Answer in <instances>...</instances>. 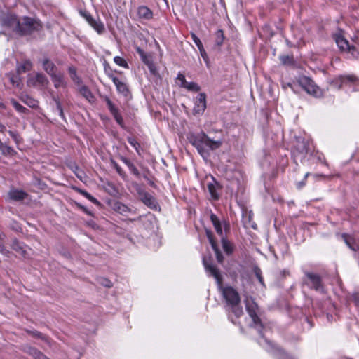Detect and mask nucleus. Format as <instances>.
Masks as SVG:
<instances>
[{
    "instance_id": "0e129e2a",
    "label": "nucleus",
    "mask_w": 359,
    "mask_h": 359,
    "mask_svg": "<svg viewBox=\"0 0 359 359\" xmlns=\"http://www.w3.org/2000/svg\"><path fill=\"white\" fill-rule=\"evenodd\" d=\"M3 143L1 142V140H0V147L2 146Z\"/></svg>"
},
{
    "instance_id": "dca6fc26",
    "label": "nucleus",
    "mask_w": 359,
    "mask_h": 359,
    "mask_svg": "<svg viewBox=\"0 0 359 359\" xmlns=\"http://www.w3.org/2000/svg\"><path fill=\"white\" fill-rule=\"evenodd\" d=\"M42 66L44 71L50 76L57 73V68L55 65L48 58H45L42 61Z\"/></svg>"
},
{
    "instance_id": "c9c22d12",
    "label": "nucleus",
    "mask_w": 359,
    "mask_h": 359,
    "mask_svg": "<svg viewBox=\"0 0 359 359\" xmlns=\"http://www.w3.org/2000/svg\"><path fill=\"white\" fill-rule=\"evenodd\" d=\"M208 191L211 195V196L215 198V199H217L219 198L217 194V191H216V188H215V184H208Z\"/></svg>"
},
{
    "instance_id": "a18cd8bd",
    "label": "nucleus",
    "mask_w": 359,
    "mask_h": 359,
    "mask_svg": "<svg viewBox=\"0 0 359 359\" xmlns=\"http://www.w3.org/2000/svg\"><path fill=\"white\" fill-rule=\"evenodd\" d=\"M210 220L213 224V226L217 225L220 224V222L218 217L215 214H211Z\"/></svg>"
},
{
    "instance_id": "6ab92c4d",
    "label": "nucleus",
    "mask_w": 359,
    "mask_h": 359,
    "mask_svg": "<svg viewBox=\"0 0 359 359\" xmlns=\"http://www.w3.org/2000/svg\"><path fill=\"white\" fill-rule=\"evenodd\" d=\"M50 78L54 83V86L56 88L66 86V81L65 80L63 74L57 72L51 76Z\"/></svg>"
},
{
    "instance_id": "5701e85b",
    "label": "nucleus",
    "mask_w": 359,
    "mask_h": 359,
    "mask_svg": "<svg viewBox=\"0 0 359 359\" xmlns=\"http://www.w3.org/2000/svg\"><path fill=\"white\" fill-rule=\"evenodd\" d=\"M32 68V63L30 60H25L22 64L19 65L17 67V72L19 74L30 71Z\"/></svg>"
},
{
    "instance_id": "c85d7f7f",
    "label": "nucleus",
    "mask_w": 359,
    "mask_h": 359,
    "mask_svg": "<svg viewBox=\"0 0 359 359\" xmlns=\"http://www.w3.org/2000/svg\"><path fill=\"white\" fill-rule=\"evenodd\" d=\"M230 307L231 312L233 313L237 318H239L243 313V309L240 306V303L231 305Z\"/></svg>"
},
{
    "instance_id": "680f3d73",
    "label": "nucleus",
    "mask_w": 359,
    "mask_h": 359,
    "mask_svg": "<svg viewBox=\"0 0 359 359\" xmlns=\"http://www.w3.org/2000/svg\"><path fill=\"white\" fill-rule=\"evenodd\" d=\"M11 81L13 83H15V80L13 78H11Z\"/></svg>"
},
{
    "instance_id": "5fc2aeb1",
    "label": "nucleus",
    "mask_w": 359,
    "mask_h": 359,
    "mask_svg": "<svg viewBox=\"0 0 359 359\" xmlns=\"http://www.w3.org/2000/svg\"><path fill=\"white\" fill-rule=\"evenodd\" d=\"M137 53H138L140 54V55L141 56V57H144V56H145V55H145V53H144V52L142 50H141L140 48H138L137 49Z\"/></svg>"
},
{
    "instance_id": "2f4dec72",
    "label": "nucleus",
    "mask_w": 359,
    "mask_h": 359,
    "mask_svg": "<svg viewBox=\"0 0 359 359\" xmlns=\"http://www.w3.org/2000/svg\"><path fill=\"white\" fill-rule=\"evenodd\" d=\"M297 149L299 151V153L302 154H306L308 152V147L307 143L304 141L299 142V144L297 145Z\"/></svg>"
},
{
    "instance_id": "7ed1b4c3",
    "label": "nucleus",
    "mask_w": 359,
    "mask_h": 359,
    "mask_svg": "<svg viewBox=\"0 0 359 359\" xmlns=\"http://www.w3.org/2000/svg\"><path fill=\"white\" fill-rule=\"evenodd\" d=\"M297 82L308 94L316 97H320L323 95L322 90L309 77L301 76L297 79Z\"/></svg>"
},
{
    "instance_id": "a211bd4d",
    "label": "nucleus",
    "mask_w": 359,
    "mask_h": 359,
    "mask_svg": "<svg viewBox=\"0 0 359 359\" xmlns=\"http://www.w3.org/2000/svg\"><path fill=\"white\" fill-rule=\"evenodd\" d=\"M24 351L34 359H49L43 353L34 347L26 346L24 348Z\"/></svg>"
},
{
    "instance_id": "c756f323",
    "label": "nucleus",
    "mask_w": 359,
    "mask_h": 359,
    "mask_svg": "<svg viewBox=\"0 0 359 359\" xmlns=\"http://www.w3.org/2000/svg\"><path fill=\"white\" fill-rule=\"evenodd\" d=\"M182 88H187L188 90L194 92H198L200 90V87L197 83L194 82H187Z\"/></svg>"
},
{
    "instance_id": "2eb2a0df",
    "label": "nucleus",
    "mask_w": 359,
    "mask_h": 359,
    "mask_svg": "<svg viewBox=\"0 0 359 359\" xmlns=\"http://www.w3.org/2000/svg\"><path fill=\"white\" fill-rule=\"evenodd\" d=\"M204 265L205 269L209 271L212 276L216 279L217 284L222 287V278L218 269L213 265L208 264L204 260Z\"/></svg>"
},
{
    "instance_id": "864d4df0",
    "label": "nucleus",
    "mask_w": 359,
    "mask_h": 359,
    "mask_svg": "<svg viewBox=\"0 0 359 359\" xmlns=\"http://www.w3.org/2000/svg\"><path fill=\"white\" fill-rule=\"evenodd\" d=\"M149 68V70L150 72L153 74H156V67L154 66L153 64H149L148 65Z\"/></svg>"
},
{
    "instance_id": "e2e57ef3",
    "label": "nucleus",
    "mask_w": 359,
    "mask_h": 359,
    "mask_svg": "<svg viewBox=\"0 0 359 359\" xmlns=\"http://www.w3.org/2000/svg\"><path fill=\"white\" fill-rule=\"evenodd\" d=\"M122 208H123V210H124L126 208V207L124 205H123Z\"/></svg>"
},
{
    "instance_id": "6e6552de",
    "label": "nucleus",
    "mask_w": 359,
    "mask_h": 359,
    "mask_svg": "<svg viewBox=\"0 0 359 359\" xmlns=\"http://www.w3.org/2000/svg\"><path fill=\"white\" fill-rule=\"evenodd\" d=\"M3 25L17 33L20 26V19L13 14H8L2 19Z\"/></svg>"
},
{
    "instance_id": "4d7b16f0",
    "label": "nucleus",
    "mask_w": 359,
    "mask_h": 359,
    "mask_svg": "<svg viewBox=\"0 0 359 359\" xmlns=\"http://www.w3.org/2000/svg\"><path fill=\"white\" fill-rule=\"evenodd\" d=\"M6 129V127L0 123V132H4Z\"/></svg>"
},
{
    "instance_id": "9b49d317",
    "label": "nucleus",
    "mask_w": 359,
    "mask_h": 359,
    "mask_svg": "<svg viewBox=\"0 0 359 359\" xmlns=\"http://www.w3.org/2000/svg\"><path fill=\"white\" fill-rule=\"evenodd\" d=\"M109 77L112 79L117 90L120 93H121L127 99L130 97V92L125 83L120 81L117 77H115L113 75H109Z\"/></svg>"
},
{
    "instance_id": "4be33fe9",
    "label": "nucleus",
    "mask_w": 359,
    "mask_h": 359,
    "mask_svg": "<svg viewBox=\"0 0 359 359\" xmlns=\"http://www.w3.org/2000/svg\"><path fill=\"white\" fill-rule=\"evenodd\" d=\"M341 237L346 244L353 250L356 251L358 245L355 243V239L348 234H342Z\"/></svg>"
},
{
    "instance_id": "ea45409f",
    "label": "nucleus",
    "mask_w": 359,
    "mask_h": 359,
    "mask_svg": "<svg viewBox=\"0 0 359 359\" xmlns=\"http://www.w3.org/2000/svg\"><path fill=\"white\" fill-rule=\"evenodd\" d=\"M114 62L118 65H120V66H122V67H127V63L125 61V60H123L122 57H115L114 58Z\"/></svg>"
},
{
    "instance_id": "6e6d98bb",
    "label": "nucleus",
    "mask_w": 359,
    "mask_h": 359,
    "mask_svg": "<svg viewBox=\"0 0 359 359\" xmlns=\"http://www.w3.org/2000/svg\"><path fill=\"white\" fill-rule=\"evenodd\" d=\"M142 60L144 61V63H146L147 65H149V64H151V62H149V60H148L147 55L144 56L142 57Z\"/></svg>"
},
{
    "instance_id": "bf43d9fd",
    "label": "nucleus",
    "mask_w": 359,
    "mask_h": 359,
    "mask_svg": "<svg viewBox=\"0 0 359 359\" xmlns=\"http://www.w3.org/2000/svg\"><path fill=\"white\" fill-rule=\"evenodd\" d=\"M129 142H130V143L132 145H133V146H135V140H129Z\"/></svg>"
},
{
    "instance_id": "c03bdc74",
    "label": "nucleus",
    "mask_w": 359,
    "mask_h": 359,
    "mask_svg": "<svg viewBox=\"0 0 359 359\" xmlns=\"http://www.w3.org/2000/svg\"><path fill=\"white\" fill-rule=\"evenodd\" d=\"M177 79L181 82V83L180 84V86H181V87H183L185 85V83L187 82L185 79L184 75L181 73H180L178 74Z\"/></svg>"
},
{
    "instance_id": "0eeeda50",
    "label": "nucleus",
    "mask_w": 359,
    "mask_h": 359,
    "mask_svg": "<svg viewBox=\"0 0 359 359\" xmlns=\"http://www.w3.org/2000/svg\"><path fill=\"white\" fill-rule=\"evenodd\" d=\"M245 307L250 316L252 318L255 324H262L261 319L257 315V311L258 309L257 304L253 301L252 298H247L245 301Z\"/></svg>"
},
{
    "instance_id": "bb28decb",
    "label": "nucleus",
    "mask_w": 359,
    "mask_h": 359,
    "mask_svg": "<svg viewBox=\"0 0 359 359\" xmlns=\"http://www.w3.org/2000/svg\"><path fill=\"white\" fill-rule=\"evenodd\" d=\"M339 81L341 84H347L348 83H354L357 81V79L353 75L348 76H340L339 77Z\"/></svg>"
},
{
    "instance_id": "79ce46f5",
    "label": "nucleus",
    "mask_w": 359,
    "mask_h": 359,
    "mask_svg": "<svg viewBox=\"0 0 359 359\" xmlns=\"http://www.w3.org/2000/svg\"><path fill=\"white\" fill-rule=\"evenodd\" d=\"M111 163L114 166V168L116 169V170L117 171V172L121 175V176H123L125 175L123 170L121 169V168L118 165V163H116L115 161H111Z\"/></svg>"
},
{
    "instance_id": "603ef678",
    "label": "nucleus",
    "mask_w": 359,
    "mask_h": 359,
    "mask_svg": "<svg viewBox=\"0 0 359 359\" xmlns=\"http://www.w3.org/2000/svg\"><path fill=\"white\" fill-rule=\"evenodd\" d=\"M281 60L284 64H287L291 62V58L289 56H283L281 57Z\"/></svg>"
},
{
    "instance_id": "052dcab7",
    "label": "nucleus",
    "mask_w": 359,
    "mask_h": 359,
    "mask_svg": "<svg viewBox=\"0 0 359 359\" xmlns=\"http://www.w3.org/2000/svg\"><path fill=\"white\" fill-rule=\"evenodd\" d=\"M81 208L86 212L88 213L87 210L83 207V206H81Z\"/></svg>"
},
{
    "instance_id": "f3484780",
    "label": "nucleus",
    "mask_w": 359,
    "mask_h": 359,
    "mask_svg": "<svg viewBox=\"0 0 359 359\" xmlns=\"http://www.w3.org/2000/svg\"><path fill=\"white\" fill-rule=\"evenodd\" d=\"M104 100L106 102L108 109H109L110 112L112 114V115L115 118L116 121L119 124H121L123 119H122L121 116L118 113V109L114 106V104L112 103V102L109 100V97H105Z\"/></svg>"
},
{
    "instance_id": "3c124183",
    "label": "nucleus",
    "mask_w": 359,
    "mask_h": 359,
    "mask_svg": "<svg viewBox=\"0 0 359 359\" xmlns=\"http://www.w3.org/2000/svg\"><path fill=\"white\" fill-rule=\"evenodd\" d=\"M215 230H216V232L221 236H222V226H221V224H218L217 225H215L214 226Z\"/></svg>"
},
{
    "instance_id": "7c9ffc66",
    "label": "nucleus",
    "mask_w": 359,
    "mask_h": 359,
    "mask_svg": "<svg viewBox=\"0 0 359 359\" xmlns=\"http://www.w3.org/2000/svg\"><path fill=\"white\" fill-rule=\"evenodd\" d=\"M27 332L33 337L39 338L46 341L48 340L44 334L36 330H27Z\"/></svg>"
},
{
    "instance_id": "49530a36",
    "label": "nucleus",
    "mask_w": 359,
    "mask_h": 359,
    "mask_svg": "<svg viewBox=\"0 0 359 359\" xmlns=\"http://www.w3.org/2000/svg\"><path fill=\"white\" fill-rule=\"evenodd\" d=\"M100 283L107 287H111L112 286L111 281L105 278H102Z\"/></svg>"
},
{
    "instance_id": "a878e982",
    "label": "nucleus",
    "mask_w": 359,
    "mask_h": 359,
    "mask_svg": "<svg viewBox=\"0 0 359 359\" xmlns=\"http://www.w3.org/2000/svg\"><path fill=\"white\" fill-rule=\"evenodd\" d=\"M224 39V32L222 29H219L215 33V46L217 47H220Z\"/></svg>"
},
{
    "instance_id": "8fccbe9b",
    "label": "nucleus",
    "mask_w": 359,
    "mask_h": 359,
    "mask_svg": "<svg viewBox=\"0 0 359 359\" xmlns=\"http://www.w3.org/2000/svg\"><path fill=\"white\" fill-rule=\"evenodd\" d=\"M25 103L31 107L36 106V101L31 98H27V101H26Z\"/></svg>"
},
{
    "instance_id": "13d9d810",
    "label": "nucleus",
    "mask_w": 359,
    "mask_h": 359,
    "mask_svg": "<svg viewBox=\"0 0 359 359\" xmlns=\"http://www.w3.org/2000/svg\"><path fill=\"white\" fill-rule=\"evenodd\" d=\"M9 134L13 137L15 140L16 139V135L14 134L13 131H9Z\"/></svg>"
},
{
    "instance_id": "20e7f679",
    "label": "nucleus",
    "mask_w": 359,
    "mask_h": 359,
    "mask_svg": "<svg viewBox=\"0 0 359 359\" xmlns=\"http://www.w3.org/2000/svg\"><path fill=\"white\" fill-rule=\"evenodd\" d=\"M27 84L29 87L46 88L49 84V81L43 74L36 73L35 75H28Z\"/></svg>"
},
{
    "instance_id": "f03ea898",
    "label": "nucleus",
    "mask_w": 359,
    "mask_h": 359,
    "mask_svg": "<svg viewBox=\"0 0 359 359\" xmlns=\"http://www.w3.org/2000/svg\"><path fill=\"white\" fill-rule=\"evenodd\" d=\"M41 27V24L37 20L29 17H24L20 19V26L17 33L20 35L30 34L33 32L39 30Z\"/></svg>"
},
{
    "instance_id": "f8f14e48",
    "label": "nucleus",
    "mask_w": 359,
    "mask_h": 359,
    "mask_svg": "<svg viewBox=\"0 0 359 359\" xmlns=\"http://www.w3.org/2000/svg\"><path fill=\"white\" fill-rule=\"evenodd\" d=\"M84 18L99 33L102 34L104 31V26L103 23L98 19H94L90 14L84 13Z\"/></svg>"
},
{
    "instance_id": "aec40b11",
    "label": "nucleus",
    "mask_w": 359,
    "mask_h": 359,
    "mask_svg": "<svg viewBox=\"0 0 359 359\" xmlns=\"http://www.w3.org/2000/svg\"><path fill=\"white\" fill-rule=\"evenodd\" d=\"M9 197L14 201H22L27 197V194L21 190L12 189L8 193Z\"/></svg>"
},
{
    "instance_id": "72a5a7b5",
    "label": "nucleus",
    "mask_w": 359,
    "mask_h": 359,
    "mask_svg": "<svg viewBox=\"0 0 359 359\" xmlns=\"http://www.w3.org/2000/svg\"><path fill=\"white\" fill-rule=\"evenodd\" d=\"M69 75H70V77L71 79L75 82V83H79V77L77 76L76 75V68L74 67H69Z\"/></svg>"
},
{
    "instance_id": "393cba45",
    "label": "nucleus",
    "mask_w": 359,
    "mask_h": 359,
    "mask_svg": "<svg viewBox=\"0 0 359 359\" xmlns=\"http://www.w3.org/2000/svg\"><path fill=\"white\" fill-rule=\"evenodd\" d=\"M79 93L89 102H91L94 98L90 90L85 86H83L79 88Z\"/></svg>"
},
{
    "instance_id": "4c0bfd02",
    "label": "nucleus",
    "mask_w": 359,
    "mask_h": 359,
    "mask_svg": "<svg viewBox=\"0 0 359 359\" xmlns=\"http://www.w3.org/2000/svg\"><path fill=\"white\" fill-rule=\"evenodd\" d=\"M5 235L3 233H0V252L3 254H6L8 252V250L5 249V247L4 245V240Z\"/></svg>"
},
{
    "instance_id": "f704fd0d",
    "label": "nucleus",
    "mask_w": 359,
    "mask_h": 359,
    "mask_svg": "<svg viewBox=\"0 0 359 359\" xmlns=\"http://www.w3.org/2000/svg\"><path fill=\"white\" fill-rule=\"evenodd\" d=\"M124 162L126 163V165L128 166L130 171L136 176H139L140 172L136 168V167L130 163L128 160L124 158Z\"/></svg>"
},
{
    "instance_id": "1a4fd4ad",
    "label": "nucleus",
    "mask_w": 359,
    "mask_h": 359,
    "mask_svg": "<svg viewBox=\"0 0 359 359\" xmlns=\"http://www.w3.org/2000/svg\"><path fill=\"white\" fill-rule=\"evenodd\" d=\"M206 109V95L205 93H200L196 100L194 108V114H202Z\"/></svg>"
},
{
    "instance_id": "e433bc0d",
    "label": "nucleus",
    "mask_w": 359,
    "mask_h": 359,
    "mask_svg": "<svg viewBox=\"0 0 359 359\" xmlns=\"http://www.w3.org/2000/svg\"><path fill=\"white\" fill-rule=\"evenodd\" d=\"M52 97H53V100H54V102L56 104L57 109L59 111L60 116L61 117H64L63 110H62V106H61V104H60L59 100L55 95H53Z\"/></svg>"
},
{
    "instance_id": "a19ab883",
    "label": "nucleus",
    "mask_w": 359,
    "mask_h": 359,
    "mask_svg": "<svg viewBox=\"0 0 359 359\" xmlns=\"http://www.w3.org/2000/svg\"><path fill=\"white\" fill-rule=\"evenodd\" d=\"M191 38H192L193 41H194V43L197 46L198 48H199L200 47H203V46L202 43H201V40L196 36V35L195 34L191 33Z\"/></svg>"
},
{
    "instance_id": "473e14b6",
    "label": "nucleus",
    "mask_w": 359,
    "mask_h": 359,
    "mask_svg": "<svg viewBox=\"0 0 359 359\" xmlns=\"http://www.w3.org/2000/svg\"><path fill=\"white\" fill-rule=\"evenodd\" d=\"M11 104L15 107V109L21 113H27L29 110L16 102L15 100H11Z\"/></svg>"
},
{
    "instance_id": "39448f33",
    "label": "nucleus",
    "mask_w": 359,
    "mask_h": 359,
    "mask_svg": "<svg viewBox=\"0 0 359 359\" xmlns=\"http://www.w3.org/2000/svg\"><path fill=\"white\" fill-rule=\"evenodd\" d=\"M305 276L307 278L304 282L305 284L315 290L323 291V285L320 276L308 271L305 272Z\"/></svg>"
},
{
    "instance_id": "9d476101",
    "label": "nucleus",
    "mask_w": 359,
    "mask_h": 359,
    "mask_svg": "<svg viewBox=\"0 0 359 359\" xmlns=\"http://www.w3.org/2000/svg\"><path fill=\"white\" fill-rule=\"evenodd\" d=\"M205 232H206V236L209 240V242L211 244V246L215 252L217 262L219 263H222L223 260H224V257L217 245V242L214 238L212 231L208 229H206Z\"/></svg>"
},
{
    "instance_id": "58836bf2",
    "label": "nucleus",
    "mask_w": 359,
    "mask_h": 359,
    "mask_svg": "<svg viewBox=\"0 0 359 359\" xmlns=\"http://www.w3.org/2000/svg\"><path fill=\"white\" fill-rule=\"evenodd\" d=\"M0 149L2 151V153L5 155L6 154H11L13 151V149L11 147L4 145V144L2 146L0 147Z\"/></svg>"
},
{
    "instance_id": "ddd939ff",
    "label": "nucleus",
    "mask_w": 359,
    "mask_h": 359,
    "mask_svg": "<svg viewBox=\"0 0 359 359\" xmlns=\"http://www.w3.org/2000/svg\"><path fill=\"white\" fill-rule=\"evenodd\" d=\"M137 193L140 199L147 206L153 207L155 206V198L152 197L149 194L144 191L141 189H137Z\"/></svg>"
},
{
    "instance_id": "69168bd1",
    "label": "nucleus",
    "mask_w": 359,
    "mask_h": 359,
    "mask_svg": "<svg viewBox=\"0 0 359 359\" xmlns=\"http://www.w3.org/2000/svg\"><path fill=\"white\" fill-rule=\"evenodd\" d=\"M0 107H4V106L3 104H0Z\"/></svg>"
},
{
    "instance_id": "09e8293b",
    "label": "nucleus",
    "mask_w": 359,
    "mask_h": 359,
    "mask_svg": "<svg viewBox=\"0 0 359 359\" xmlns=\"http://www.w3.org/2000/svg\"><path fill=\"white\" fill-rule=\"evenodd\" d=\"M199 51H200V53H201V57L205 60H206L208 59V55H207V53L203 48V47H200L199 48Z\"/></svg>"
},
{
    "instance_id": "423d86ee",
    "label": "nucleus",
    "mask_w": 359,
    "mask_h": 359,
    "mask_svg": "<svg viewBox=\"0 0 359 359\" xmlns=\"http://www.w3.org/2000/svg\"><path fill=\"white\" fill-rule=\"evenodd\" d=\"M222 290L223 297L229 306L240 303L239 294L234 289L227 287L222 288Z\"/></svg>"
},
{
    "instance_id": "cd10ccee",
    "label": "nucleus",
    "mask_w": 359,
    "mask_h": 359,
    "mask_svg": "<svg viewBox=\"0 0 359 359\" xmlns=\"http://www.w3.org/2000/svg\"><path fill=\"white\" fill-rule=\"evenodd\" d=\"M222 243L224 250L226 254H231L233 252L232 244L225 239L223 236L222 237Z\"/></svg>"
},
{
    "instance_id": "412c9836",
    "label": "nucleus",
    "mask_w": 359,
    "mask_h": 359,
    "mask_svg": "<svg viewBox=\"0 0 359 359\" xmlns=\"http://www.w3.org/2000/svg\"><path fill=\"white\" fill-rule=\"evenodd\" d=\"M11 248L13 250H15L20 255L23 257H27V250L25 249V246L20 243L18 241L14 240L11 245Z\"/></svg>"
},
{
    "instance_id": "b1692460",
    "label": "nucleus",
    "mask_w": 359,
    "mask_h": 359,
    "mask_svg": "<svg viewBox=\"0 0 359 359\" xmlns=\"http://www.w3.org/2000/svg\"><path fill=\"white\" fill-rule=\"evenodd\" d=\"M137 14L140 18L144 19H150L152 17V12L146 6H140L138 8Z\"/></svg>"
},
{
    "instance_id": "4468645a",
    "label": "nucleus",
    "mask_w": 359,
    "mask_h": 359,
    "mask_svg": "<svg viewBox=\"0 0 359 359\" xmlns=\"http://www.w3.org/2000/svg\"><path fill=\"white\" fill-rule=\"evenodd\" d=\"M335 40L337 44L341 50H347L348 52H351L353 55H354L353 52L355 50V47L351 46L348 41L346 39H345L343 36H338L336 37Z\"/></svg>"
},
{
    "instance_id": "f257e3e1",
    "label": "nucleus",
    "mask_w": 359,
    "mask_h": 359,
    "mask_svg": "<svg viewBox=\"0 0 359 359\" xmlns=\"http://www.w3.org/2000/svg\"><path fill=\"white\" fill-rule=\"evenodd\" d=\"M188 138L190 143L196 148L198 153L203 156L208 154L205 147L211 150H215L222 145V140H212L204 132L196 134L191 133Z\"/></svg>"
},
{
    "instance_id": "de8ad7c7",
    "label": "nucleus",
    "mask_w": 359,
    "mask_h": 359,
    "mask_svg": "<svg viewBox=\"0 0 359 359\" xmlns=\"http://www.w3.org/2000/svg\"><path fill=\"white\" fill-rule=\"evenodd\" d=\"M255 272L256 277L259 280V283L263 284V278H262V275H261L260 269H256Z\"/></svg>"
},
{
    "instance_id": "37998d69",
    "label": "nucleus",
    "mask_w": 359,
    "mask_h": 359,
    "mask_svg": "<svg viewBox=\"0 0 359 359\" xmlns=\"http://www.w3.org/2000/svg\"><path fill=\"white\" fill-rule=\"evenodd\" d=\"M81 194L88 199H89L90 201L93 202L94 203H99L98 201L93 197L90 194H88L86 191H82Z\"/></svg>"
}]
</instances>
